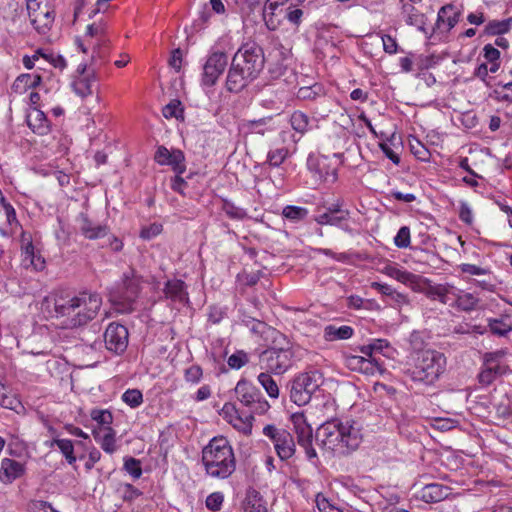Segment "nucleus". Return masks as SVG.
<instances>
[{
	"mask_svg": "<svg viewBox=\"0 0 512 512\" xmlns=\"http://www.w3.org/2000/svg\"><path fill=\"white\" fill-rule=\"evenodd\" d=\"M461 11L453 4L442 6L437 14V20L433 28L434 33L446 34L459 22Z\"/></svg>",
	"mask_w": 512,
	"mask_h": 512,
	"instance_id": "obj_18",
	"label": "nucleus"
},
{
	"mask_svg": "<svg viewBox=\"0 0 512 512\" xmlns=\"http://www.w3.org/2000/svg\"><path fill=\"white\" fill-rule=\"evenodd\" d=\"M159 165L171 166L177 174H183L186 170L185 155L179 149L169 150L165 146H159L154 155Z\"/></svg>",
	"mask_w": 512,
	"mask_h": 512,
	"instance_id": "obj_17",
	"label": "nucleus"
},
{
	"mask_svg": "<svg viewBox=\"0 0 512 512\" xmlns=\"http://www.w3.org/2000/svg\"><path fill=\"white\" fill-rule=\"evenodd\" d=\"M409 145L412 154L417 159L424 162L429 161L431 154L422 142H420L417 138H413L409 141Z\"/></svg>",
	"mask_w": 512,
	"mask_h": 512,
	"instance_id": "obj_49",
	"label": "nucleus"
},
{
	"mask_svg": "<svg viewBox=\"0 0 512 512\" xmlns=\"http://www.w3.org/2000/svg\"><path fill=\"white\" fill-rule=\"evenodd\" d=\"M237 400L249 409L250 414L264 415L270 409V404L261 391L246 379H241L234 389Z\"/></svg>",
	"mask_w": 512,
	"mask_h": 512,
	"instance_id": "obj_7",
	"label": "nucleus"
},
{
	"mask_svg": "<svg viewBox=\"0 0 512 512\" xmlns=\"http://www.w3.org/2000/svg\"><path fill=\"white\" fill-rule=\"evenodd\" d=\"M227 64L226 53L218 51L211 53L203 66L202 84L207 87L215 85Z\"/></svg>",
	"mask_w": 512,
	"mask_h": 512,
	"instance_id": "obj_14",
	"label": "nucleus"
},
{
	"mask_svg": "<svg viewBox=\"0 0 512 512\" xmlns=\"http://www.w3.org/2000/svg\"><path fill=\"white\" fill-rule=\"evenodd\" d=\"M453 295L450 307L456 308L459 311L470 312L474 310L479 303V299L476 295L458 289L457 287L454 288Z\"/></svg>",
	"mask_w": 512,
	"mask_h": 512,
	"instance_id": "obj_24",
	"label": "nucleus"
},
{
	"mask_svg": "<svg viewBox=\"0 0 512 512\" xmlns=\"http://www.w3.org/2000/svg\"><path fill=\"white\" fill-rule=\"evenodd\" d=\"M289 150L286 147L270 150L267 154L266 163L271 167H279L288 157Z\"/></svg>",
	"mask_w": 512,
	"mask_h": 512,
	"instance_id": "obj_45",
	"label": "nucleus"
},
{
	"mask_svg": "<svg viewBox=\"0 0 512 512\" xmlns=\"http://www.w3.org/2000/svg\"><path fill=\"white\" fill-rule=\"evenodd\" d=\"M291 421L296 434L297 443L305 451L306 457L314 464L318 461L316 450L312 446L313 433L303 413H294Z\"/></svg>",
	"mask_w": 512,
	"mask_h": 512,
	"instance_id": "obj_12",
	"label": "nucleus"
},
{
	"mask_svg": "<svg viewBox=\"0 0 512 512\" xmlns=\"http://www.w3.org/2000/svg\"><path fill=\"white\" fill-rule=\"evenodd\" d=\"M294 351H262L259 355V366L262 370L281 375L292 365Z\"/></svg>",
	"mask_w": 512,
	"mask_h": 512,
	"instance_id": "obj_11",
	"label": "nucleus"
},
{
	"mask_svg": "<svg viewBox=\"0 0 512 512\" xmlns=\"http://www.w3.org/2000/svg\"><path fill=\"white\" fill-rule=\"evenodd\" d=\"M455 286L449 283L444 284H431L429 283L424 288V294L432 299L438 300L442 304L449 305L452 303V296Z\"/></svg>",
	"mask_w": 512,
	"mask_h": 512,
	"instance_id": "obj_23",
	"label": "nucleus"
},
{
	"mask_svg": "<svg viewBox=\"0 0 512 512\" xmlns=\"http://www.w3.org/2000/svg\"><path fill=\"white\" fill-rule=\"evenodd\" d=\"M307 166L322 181L334 183L337 180V167L331 163L327 156H310L307 160Z\"/></svg>",
	"mask_w": 512,
	"mask_h": 512,
	"instance_id": "obj_16",
	"label": "nucleus"
},
{
	"mask_svg": "<svg viewBox=\"0 0 512 512\" xmlns=\"http://www.w3.org/2000/svg\"><path fill=\"white\" fill-rule=\"evenodd\" d=\"M121 399L131 408H137L143 403V394L139 389H128L122 394Z\"/></svg>",
	"mask_w": 512,
	"mask_h": 512,
	"instance_id": "obj_48",
	"label": "nucleus"
},
{
	"mask_svg": "<svg viewBox=\"0 0 512 512\" xmlns=\"http://www.w3.org/2000/svg\"><path fill=\"white\" fill-rule=\"evenodd\" d=\"M29 512H58L48 502L42 500L31 501L28 505Z\"/></svg>",
	"mask_w": 512,
	"mask_h": 512,
	"instance_id": "obj_61",
	"label": "nucleus"
},
{
	"mask_svg": "<svg viewBox=\"0 0 512 512\" xmlns=\"http://www.w3.org/2000/svg\"><path fill=\"white\" fill-rule=\"evenodd\" d=\"M54 442H56L57 447L67 460L69 464H74L76 462V457L74 455V446L73 442L69 439H59L54 438Z\"/></svg>",
	"mask_w": 512,
	"mask_h": 512,
	"instance_id": "obj_46",
	"label": "nucleus"
},
{
	"mask_svg": "<svg viewBox=\"0 0 512 512\" xmlns=\"http://www.w3.org/2000/svg\"><path fill=\"white\" fill-rule=\"evenodd\" d=\"M102 305L101 296L94 292H81L77 296L55 300L54 310L57 316L66 317L65 325L76 328L93 320Z\"/></svg>",
	"mask_w": 512,
	"mask_h": 512,
	"instance_id": "obj_3",
	"label": "nucleus"
},
{
	"mask_svg": "<svg viewBox=\"0 0 512 512\" xmlns=\"http://www.w3.org/2000/svg\"><path fill=\"white\" fill-rule=\"evenodd\" d=\"M249 361L248 354L243 350L236 351L227 360V364L232 369H240Z\"/></svg>",
	"mask_w": 512,
	"mask_h": 512,
	"instance_id": "obj_55",
	"label": "nucleus"
},
{
	"mask_svg": "<svg viewBox=\"0 0 512 512\" xmlns=\"http://www.w3.org/2000/svg\"><path fill=\"white\" fill-rule=\"evenodd\" d=\"M320 375L317 372H307L298 375L291 384L290 399L298 406L309 403L312 395L320 387Z\"/></svg>",
	"mask_w": 512,
	"mask_h": 512,
	"instance_id": "obj_8",
	"label": "nucleus"
},
{
	"mask_svg": "<svg viewBox=\"0 0 512 512\" xmlns=\"http://www.w3.org/2000/svg\"><path fill=\"white\" fill-rule=\"evenodd\" d=\"M512 27V17L503 20H491L485 26L487 35H501L508 33Z\"/></svg>",
	"mask_w": 512,
	"mask_h": 512,
	"instance_id": "obj_38",
	"label": "nucleus"
},
{
	"mask_svg": "<svg viewBox=\"0 0 512 512\" xmlns=\"http://www.w3.org/2000/svg\"><path fill=\"white\" fill-rule=\"evenodd\" d=\"M0 405L16 413H20L24 409L17 395L12 393L11 389L2 382H0Z\"/></svg>",
	"mask_w": 512,
	"mask_h": 512,
	"instance_id": "obj_32",
	"label": "nucleus"
},
{
	"mask_svg": "<svg viewBox=\"0 0 512 512\" xmlns=\"http://www.w3.org/2000/svg\"><path fill=\"white\" fill-rule=\"evenodd\" d=\"M277 455L281 460H288L295 453V442L288 431L279 434L277 441L273 443Z\"/></svg>",
	"mask_w": 512,
	"mask_h": 512,
	"instance_id": "obj_29",
	"label": "nucleus"
},
{
	"mask_svg": "<svg viewBox=\"0 0 512 512\" xmlns=\"http://www.w3.org/2000/svg\"><path fill=\"white\" fill-rule=\"evenodd\" d=\"M402 13L405 15V21L408 25L416 26L419 30L424 31L425 16L424 14L420 13L412 4H403Z\"/></svg>",
	"mask_w": 512,
	"mask_h": 512,
	"instance_id": "obj_34",
	"label": "nucleus"
},
{
	"mask_svg": "<svg viewBox=\"0 0 512 512\" xmlns=\"http://www.w3.org/2000/svg\"><path fill=\"white\" fill-rule=\"evenodd\" d=\"M494 90L496 98L504 102H512V81L506 84H499Z\"/></svg>",
	"mask_w": 512,
	"mask_h": 512,
	"instance_id": "obj_59",
	"label": "nucleus"
},
{
	"mask_svg": "<svg viewBox=\"0 0 512 512\" xmlns=\"http://www.w3.org/2000/svg\"><path fill=\"white\" fill-rule=\"evenodd\" d=\"M27 124L32 131L39 135H46L50 131L49 120L44 112L33 108L27 115Z\"/></svg>",
	"mask_w": 512,
	"mask_h": 512,
	"instance_id": "obj_27",
	"label": "nucleus"
},
{
	"mask_svg": "<svg viewBox=\"0 0 512 512\" xmlns=\"http://www.w3.org/2000/svg\"><path fill=\"white\" fill-rule=\"evenodd\" d=\"M93 436L106 453L112 454L116 451V432L113 428L99 430L95 429L93 430Z\"/></svg>",
	"mask_w": 512,
	"mask_h": 512,
	"instance_id": "obj_31",
	"label": "nucleus"
},
{
	"mask_svg": "<svg viewBox=\"0 0 512 512\" xmlns=\"http://www.w3.org/2000/svg\"><path fill=\"white\" fill-rule=\"evenodd\" d=\"M27 11L33 27L45 34L54 21V11L48 0H26Z\"/></svg>",
	"mask_w": 512,
	"mask_h": 512,
	"instance_id": "obj_10",
	"label": "nucleus"
},
{
	"mask_svg": "<svg viewBox=\"0 0 512 512\" xmlns=\"http://www.w3.org/2000/svg\"><path fill=\"white\" fill-rule=\"evenodd\" d=\"M345 364L349 369L366 375H375L376 373L382 375L386 372L384 363L380 358H370L364 354L346 355Z\"/></svg>",
	"mask_w": 512,
	"mask_h": 512,
	"instance_id": "obj_15",
	"label": "nucleus"
},
{
	"mask_svg": "<svg viewBox=\"0 0 512 512\" xmlns=\"http://www.w3.org/2000/svg\"><path fill=\"white\" fill-rule=\"evenodd\" d=\"M390 348V344L386 339H375L368 345H363L360 347L361 354H364L370 358H378L377 354H383L384 356H388L386 350Z\"/></svg>",
	"mask_w": 512,
	"mask_h": 512,
	"instance_id": "obj_35",
	"label": "nucleus"
},
{
	"mask_svg": "<svg viewBox=\"0 0 512 512\" xmlns=\"http://www.w3.org/2000/svg\"><path fill=\"white\" fill-rule=\"evenodd\" d=\"M316 440L326 450L338 455H347L359 447L362 435L360 429L355 427L354 421L331 419L317 429Z\"/></svg>",
	"mask_w": 512,
	"mask_h": 512,
	"instance_id": "obj_2",
	"label": "nucleus"
},
{
	"mask_svg": "<svg viewBox=\"0 0 512 512\" xmlns=\"http://www.w3.org/2000/svg\"><path fill=\"white\" fill-rule=\"evenodd\" d=\"M104 343L106 349L116 355L123 354L128 347V329L119 323L112 322L104 332Z\"/></svg>",
	"mask_w": 512,
	"mask_h": 512,
	"instance_id": "obj_13",
	"label": "nucleus"
},
{
	"mask_svg": "<svg viewBox=\"0 0 512 512\" xmlns=\"http://www.w3.org/2000/svg\"><path fill=\"white\" fill-rule=\"evenodd\" d=\"M258 382L261 384L270 398L277 399L279 397V387L276 381L270 375V372H261L258 375Z\"/></svg>",
	"mask_w": 512,
	"mask_h": 512,
	"instance_id": "obj_40",
	"label": "nucleus"
},
{
	"mask_svg": "<svg viewBox=\"0 0 512 512\" xmlns=\"http://www.w3.org/2000/svg\"><path fill=\"white\" fill-rule=\"evenodd\" d=\"M427 333L425 331H413L409 336V343L411 349L413 351L419 352V354L424 350V347L427 344Z\"/></svg>",
	"mask_w": 512,
	"mask_h": 512,
	"instance_id": "obj_47",
	"label": "nucleus"
},
{
	"mask_svg": "<svg viewBox=\"0 0 512 512\" xmlns=\"http://www.w3.org/2000/svg\"><path fill=\"white\" fill-rule=\"evenodd\" d=\"M202 464L208 476L224 480L236 470L232 445L225 437H214L202 449Z\"/></svg>",
	"mask_w": 512,
	"mask_h": 512,
	"instance_id": "obj_4",
	"label": "nucleus"
},
{
	"mask_svg": "<svg viewBox=\"0 0 512 512\" xmlns=\"http://www.w3.org/2000/svg\"><path fill=\"white\" fill-rule=\"evenodd\" d=\"M447 360L444 353L427 349L422 351L414 367L408 370V375L414 382L433 385L446 370Z\"/></svg>",
	"mask_w": 512,
	"mask_h": 512,
	"instance_id": "obj_6",
	"label": "nucleus"
},
{
	"mask_svg": "<svg viewBox=\"0 0 512 512\" xmlns=\"http://www.w3.org/2000/svg\"><path fill=\"white\" fill-rule=\"evenodd\" d=\"M222 210L231 219L242 220L247 216L245 209L237 207L228 200L223 202Z\"/></svg>",
	"mask_w": 512,
	"mask_h": 512,
	"instance_id": "obj_50",
	"label": "nucleus"
},
{
	"mask_svg": "<svg viewBox=\"0 0 512 512\" xmlns=\"http://www.w3.org/2000/svg\"><path fill=\"white\" fill-rule=\"evenodd\" d=\"M458 268L462 273L470 275H490L489 269L482 268L474 264L462 263L458 266Z\"/></svg>",
	"mask_w": 512,
	"mask_h": 512,
	"instance_id": "obj_60",
	"label": "nucleus"
},
{
	"mask_svg": "<svg viewBox=\"0 0 512 512\" xmlns=\"http://www.w3.org/2000/svg\"><path fill=\"white\" fill-rule=\"evenodd\" d=\"M394 244L398 248H407L410 246V229L407 226L401 227L394 237Z\"/></svg>",
	"mask_w": 512,
	"mask_h": 512,
	"instance_id": "obj_58",
	"label": "nucleus"
},
{
	"mask_svg": "<svg viewBox=\"0 0 512 512\" xmlns=\"http://www.w3.org/2000/svg\"><path fill=\"white\" fill-rule=\"evenodd\" d=\"M488 329L496 336L505 337L512 331V324L506 323L503 319L488 318Z\"/></svg>",
	"mask_w": 512,
	"mask_h": 512,
	"instance_id": "obj_42",
	"label": "nucleus"
},
{
	"mask_svg": "<svg viewBox=\"0 0 512 512\" xmlns=\"http://www.w3.org/2000/svg\"><path fill=\"white\" fill-rule=\"evenodd\" d=\"M109 43L110 39L107 35L105 44H102L99 39H96L95 41H90L88 46L92 48V62L97 64V61L99 60L101 64L106 59L109 53Z\"/></svg>",
	"mask_w": 512,
	"mask_h": 512,
	"instance_id": "obj_39",
	"label": "nucleus"
},
{
	"mask_svg": "<svg viewBox=\"0 0 512 512\" xmlns=\"http://www.w3.org/2000/svg\"><path fill=\"white\" fill-rule=\"evenodd\" d=\"M265 339L270 341L266 351H293L292 342L283 333L276 330L275 328L269 330V334Z\"/></svg>",
	"mask_w": 512,
	"mask_h": 512,
	"instance_id": "obj_30",
	"label": "nucleus"
},
{
	"mask_svg": "<svg viewBox=\"0 0 512 512\" xmlns=\"http://www.w3.org/2000/svg\"><path fill=\"white\" fill-rule=\"evenodd\" d=\"M122 488L124 501L132 502L142 495V492L138 488L134 487L132 484L125 483L123 484Z\"/></svg>",
	"mask_w": 512,
	"mask_h": 512,
	"instance_id": "obj_62",
	"label": "nucleus"
},
{
	"mask_svg": "<svg viewBox=\"0 0 512 512\" xmlns=\"http://www.w3.org/2000/svg\"><path fill=\"white\" fill-rule=\"evenodd\" d=\"M354 330L351 326L327 325L324 328V338L327 341L346 340L352 337Z\"/></svg>",
	"mask_w": 512,
	"mask_h": 512,
	"instance_id": "obj_33",
	"label": "nucleus"
},
{
	"mask_svg": "<svg viewBox=\"0 0 512 512\" xmlns=\"http://www.w3.org/2000/svg\"><path fill=\"white\" fill-rule=\"evenodd\" d=\"M224 502V495L221 492H213L207 496L205 504L207 509L216 512L219 511Z\"/></svg>",
	"mask_w": 512,
	"mask_h": 512,
	"instance_id": "obj_57",
	"label": "nucleus"
},
{
	"mask_svg": "<svg viewBox=\"0 0 512 512\" xmlns=\"http://www.w3.org/2000/svg\"><path fill=\"white\" fill-rule=\"evenodd\" d=\"M262 47L256 43H245L234 54L226 76V89L239 93L258 78L264 68Z\"/></svg>",
	"mask_w": 512,
	"mask_h": 512,
	"instance_id": "obj_1",
	"label": "nucleus"
},
{
	"mask_svg": "<svg viewBox=\"0 0 512 512\" xmlns=\"http://www.w3.org/2000/svg\"><path fill=\"white\" fill-rule=\"evenodd\" d=\"M316 504L320 512H342L339 507L335 506L328 499L320 497L319 495L316 498Z\"/></svg>",
	"mask_w": 512,
	"mask_h": 512,
	"instance_id": "obj_63",
	"label": "nucleus"
},
{
	"mask_svg": "<svg viewBox=\"0 0 512 512\" xmlns=\"http://www.w3.org/2000/svg\"><path fill=\"white\" fill-rule=\"evenodd\" d=\"M143 282V277L133 268L123 273L121 280L109 292V300L116 312L129 314L135 310Z\"/></svg>",
	"mask_w": 512,
	"mask_h": 512,
	"instance_id": "obj_5",
	"label": "nucleus"
},
{
	"mask_svg": "<svg viewBox=\"0 0 512 512\" xmlns=\"http://www.w3.org/2000/svg\"><path fill=\"white\" fill-rule=\"evenodd\" d=\"M243 321L250 327L252 333L261 335L264 338L267 337L269 330L272 329V327L268 326L266 323L253 318L244 319Z\"/></svg>",
	"mask_w": 512,
	"mask_h": 512,
	"instance_id": "obj_54",
	"label": "nucleus"
},
{
	"mask_svg": "<svg viewBox=\"0 0 512 512\" xmlns=\"http://www.w3.org/2000/svg\"><path fill=\"white\" fill-rule=\"evenodd\" d=\"M76 222L79 231L87 239L96 240L105 237L109 233L108 226L94 223L86 213H80Z\"/></svg>",
	"mask_w": 512,
	"mask_h": 512,
	"instance_id": "obj_19",
	"label": "nucleus"
},
{
	"mask_svg": "<svg viewBox=\"0 0 512 512\" xmlns=\"http://www.w3.org/2000/svg\"><path fill=\"white\" fill-rule=\"evenodd\" d=\"M163 292L167 299L174 302L184 304L189 300L187 286L184 281L179 279L167 280L164 285Z\"/></svg>",
	"mask_w": 512,
	"mask_h": 512,
	"instance_id": "obj_25",
	"label": "nucleus"
},
{
	"mask_svg": "<svg viewBox=\"0 0 512 512\" xmlns=\"http://www.w3.org/2000/svg\"><path fill=\"white\" fill-rule=\"evenodd\" d=\"M124 470L134 479H139L142 475L141 461L134 457H126L124 459Z\"/></svg>",
	"mask_w": 512,
	"mask_h": 512,
	"instance_id": "obj_51",
	"label": "nucleus"
},
{
	"mask_svg": "<svg viewBox=\"0 0 512 512\" xmlns=\"http://www.w3.org/2000/svg\"><path fill=\"white\" fill-rule=\"evenodd\" d=\"M451 493V489L440 483H430L425 485L419 492L418 498L426 503H437L446 499Z\"/></svg>",
	"mask_w": 512,
	"mask_h": 512,
	"instance_id": "obj_21",
	"label": "nucleus"
},
{
	"mask_svg": "<svg viewBox=\"0 0 512 512\" xmlns=\"http://www.w3.org/2000/svg\"><path fill=\"white\" fill-rule=\"evenodd\" d=\"M252 421H253V415L249 414L244 419L240 416H235L234 419L230 420V423L239 431L243 432L244 434H250L252 431Z\"/></svg>",
	"mask_w": 512,
	"mask_h": 512,
	"instance_id": "obj_53",
	"label": "nucleus"
},
{
	"mask_svg": "<svg viewBox=\"0 0 512 512\" xmlns=\"http://www.w3.org/2000/svg\"><path fill=\"white\" fill-rule=\"evenodd\" d=\"M90 417L92 420L102 426L101 429L112 428L111 424L113 422V415L109 410L94 408L90 412Z\"/></svg>",
	"mask_w": 512,
	"mask_h": 512,
	"instance_id": "obj_43",
	"label": "nucleus"
},
{
	"mask_svg": "<svg viewBox=\"0 0 512 512\" xmlns=\"http://www.w3.org/2000/svg\"><path fill=\"white\" fill-rule=\"evenodd\" d=\"M86 69L85 65H80L78 67V71L81 72V74H84ZM96 78L94 73L88 74V75H81L79 78H77L72 86L74 89V92L79 95L82 98H85L93 93V84L95 83Z\"/></svg>",
	"mask_w": 512,
	"mask_h": 512,
	"instance_id": "obj_28",
	"label": "nucleus"
},
{
	"mask_svg": "<svg viewBox=\"0 0 512 512\" xmlns=\"http://www.w3.org/2000/svg\"><path fill=\"white\" fill-rule=\"evenodd\" d=\"M505 356L506 351L503 349L484 354L482 369L478 375L479 382L482 385H490L499 376L507 372L508 366L504 361Z\"/></svg>",
	"mask_w": 512,
	"mask_h": 512,
	"instance_id": "obj_9",
	"label": "nucleus"
},
{
	"mask_svg": "<svg viewBox=\"0 0 512 512\" xmlns=\"http://www.w3.org/2000/svg\"><path fill=\"white\" fill-rule=\"evenodd\" d=\"M281 214L285 219L297 224L304 221L307 218L309 211L305 207L287 205L282 209Z\"/></svg>",
	"mask_w": 512,
	"mask_h": 512,
	"instance_id": "obj_37",
	"label": "nucleus"
},
{
	"mask_svg": "<svg viewBox=\"0 0 512 512\" xmlns=\"http://www.w3.org/2000/svg\"><path fill=\"white\" fill-rule=\"evenodd\" d=\"M277 129L274 123L273 116H267L255 120H243L240 124V130L244 135L257 134L264 136L268 132H273Z\"/></svg>",
	"mask_w": 512,
	"mask_h": 512,
	"instance_id": "obj_20",
	"label": "nucleus"
},
{
	"mask_svg": "<svg viewBox=\"0 0 512 512\" xmlns=\"http://www.w3.org/2000/svg\"><path fill=\"white\" fill-rule=\"evenodd\" d=\"M202 377V369L198 365H193L186 369L185 380L191 383H198Z\"/></svg>",
	"mask_w": 512,
	"mask_h": 512,
	"instance_id": "obj_64",
	"label": "nucleus"
},
{
	"mask_svg": "<svg viewBox=\"0 0 512 512\" xmlns=\"http://www.w3.org/2000/svg\"><path fill=\"white\" fill-rule=\"evenodd\" d=\"M244 512H267L266 506L259 492L251 490L243 502Z\"/></svg>",
	"mask_w": 512,
	"mask_h": 512,
	"instance_id": "obj_36",
	"label": "nucleus"
},
{
	"mask_svg": "<svg viewBox=\"0 0 512 512\" xmlns=\"http://www.w3.org/2000/svg\"><path fill=\"white\" fill-rule=\"evenodd\" d=\"M290 123L292 128L303 135L308 131L309 117L300 111H295L290 117Z\"/></svg>",
	"mask_w": 512,
	"mask_h": 512,
	"instance_id": "obj_44",
	"label": "nucleus"
},
{
	"mask_svg": "<svg viewBox=\"0 0 512 512\" xmlns=\"http://www.w3.org/2000/svg\"><path fill=\"white\" fill-rule=\"evenodd\" d=\"M25 473V466L10 458H3L0 467V481L4 484H11Z\"/></svg>",
	"mask_w": 512,
	"mask_h": 512,
	"instance_id": "obj_22",
	"label": "nucleus"
},
{
	"mask_svg": "<svg viewBox=\"0 0 512 512\" xmlns=\"http://www.w3.org/2000/svg\"><path fill=\"white\" fill-rule=\"evenodd\" d=\"M322 88L319 85L311 87H301L297 92V97L302 100H315L321 96Z\"/></svg>",
	"mask_w": 512,
	"mask_h": 512,
	"instance_id": "obj_56",
	"label": "nucleus"
},
{
	"mask_svg": "<svg viewBox=\"0 0 512 512\" xmlns=\"http://www.w3.org/2000/svg\"><path fill=\"white\" fill-rule=\"evenodd\" d=\"M106 26L103 23H93L87 26L86 30V43L89 44L90 41H95L99 39L101 43H106Z\"/></svg>",
	"mask_w": 512,
	"mask_h": 512,
	"instance_id": "obj_41",
	"label": "nucleus"
},
{
	"mask_svg": "<svg viewBox=\"0 0 512 512\" xmlns=\"http://www.w3.org/2000/svg\"><path fill=\"white\" fill-rule=\"evenodd\" d=\"M162 113L165 118H183V107L181 102L179 100H172L164 106Z\"/></svg>",
	"mask_w": 512,
	"mask_h": 512,
	"instance_id": "obj_52",
	"label": "nucleus"
},
{
	"mask_svg": "<svg viewBox=\"0 0 512 512\" xmlns=\"http://www.w3.org/2000/svg\"><path fill=\"white\" fill-rule=\"evenodd\" d=\"M350 214V212H346V214H318L314 217V221L321 226H335L344 232L351 234L353 229L348 224Z\"/></svg>",
	"mask_w": 512,
	"mask_h": 512,
	"instance_id": "obj_26",
	"label": "nucleus"
}]
</instances>
